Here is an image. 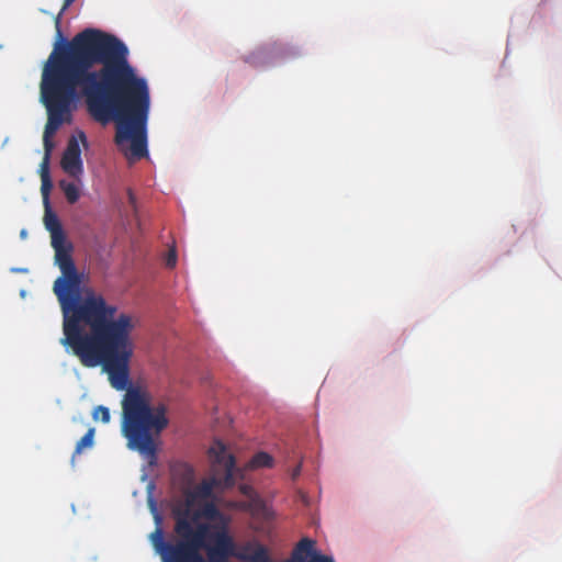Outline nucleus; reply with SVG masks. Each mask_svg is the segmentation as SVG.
<instances>
[{
  "mask_svg": "<svg viewBox=\"0 0 562 562\" xmlns=\"http://www.w3.org/2000/svg\"><path fill=\"white\" fill-rule=\"evenodd\" d=\"M79 98L95 121L115 122V143L130 161L148 155L149 87L116 36L86 29L70 42L54 44L41 80V101L47 111L44 147L54 148L52 137L70 121L71 105Z\"/></svg>",
  "mask_w": 562,
  "mask_h": 562,
  "instance_id": "1",
  "label": "nucleus"
},
{
  "mask_svg": "<svg viewBox=\"0 0 562 562\" xmlns=\"http://www.w3.org/2000/svg\"><path fill=\"white\" fill-rule=\"evenodd\" d=\"M55 261L61 276L54 282L53 291L63 313L64 337L60 344L71 349L86 368L101 366L109 381L117 391H126L122 400V431L127 447L139 452L149 465L157 462L155 437L169 424L167 407L151 405L150 394L130 384V362L134 352L131 334L134 323L131 315H116L117 307L92 289L81 293L82 274L71 257V245L66 238L52 241Z\"/></svg>",
  "mask_w": 562,
  "mask_h": 562,
  "instance_id": "2",
  "label": "nucleus"
},
{
  "mask_svg": "<svg viewBox=\"0 0 562 562\" xmlns=\"http://www.w3.org/2000/svg\"><path fill=\"white\" fill-rule=\"evenodd\" d=\"M156 529L150 533L149 540L161 562H207L201 550L206 551L207 559L225 555L231 548L228 529L225 525H210L201 522L193 528L187 514L179 515L175 531L179 539L175 542L165 540L160 527L161 518L155 514Z\"/></svg>",
  "mask_w": 562,
  "mask_h": 562,
  "instance_id": "3",
  "label": "nucleus"
},
{
  "mask_svg": "<svg viewBox=\"0 0 562 562\" xmlns=\"http://www.w3.org/2000/svg\"><path fill=\"white\" fill-rule=\"evenodd\" d=\"M228 538L231 541V548L228 549L227 554L215 557L211 559L210 562H227V559L231 557H235L243 562H273L268 549L263 544L257 541H248L236 546L229 533Z\"/></svg>",
  "mask_w": 562,
  "mask_h": 562,
  "instance_id": "4",
  "label": "nucleus"
},
{
  "mask_svg": "<svg viewBox=\"0 0 562 562\" xmlns=\"http://www.w3.org/2000/svg\"><path fill=\"white\" fill-rule=\"evenodd\" d=\"M285 562H335L329 555L316 549V542L310 538L301 539L294 547L291 558Z\"/></svg>",
  "mask_w": 562,
  "mask_h": 562,
  "instance_id": "5",
  "label": "nucleus"
},
{
  "mask_svg": "<svg viewBox=\"0 0 562 562\" xmlns=\"http://www.w3.org/2000/svg\"><path fill=\"white\" fill-rule=\"evenodd\" d=\"M60 165L64 171L70 177L79 178L82 175L83 166L81 160V149L75 137H71L68 140Z\"/></svg>",
  "mask_w": 562,
  "mask_h": 562,
  "instance_id": "6",
  "label": "nucleus"
},
{
  "mask_svg": "<svg viewBox=\"0 0 562 562\" xmlns=\"http://www.w3.org/2000/svg\"><path fill=\"white\" fill-rule=\"evenodd\" d=\"M210 452L214 454L215 462L220 465H223L225 469L224 485H234L235 458L226 452L225 446L220 441L216 442L215 447L210 449Z\"/></svg>",
  "mask_w": 562,
  "mask_h": 562,
  "instance_id": "7",
  "label": "nucleus"
},
{
  "mask_svg": "<svg viewBox=\"0 0 562 562\" xmlns=\"http://www.w3.org/2000/svg\"><path fill=\"white\" fill-rule=\"evenodd\" d=\"M44 224L46 229L50 233L52 241L58 243L66 238L58 216L50 209V204L45 206Z\"/></svg>",
  "mask_w": 562,
  "mask_h": 562,
  "instance_id": "8",
  "label": "nucleus"
},
{
  "mask_svg": "<svg viewBox=\"0 0 562 562\" xmlns=\"http://www.w3.org/2000/svg\"><path fill=\"white\" fill-rule=\"evenodd\" d=\"M295 52L292 49L284 47L282 45H274L271 48L259 49L257 53L252 54L248 57L247 61L255 64V58L258 57H279L281 59H286L289 57L295 56Z\"/></svg>",
  "mask_w": 562,
  "mask_h": 562,
  "instance_id": "9",
  "label": "nucleus"
},
{
  "mask_svg": "<svg viewBox=\"0 0 562 562\" xmlns=\"http://www.w3.org/2000/svg\"><path fill=\"white\" fill-rule=\"evenodd\" d=\"M216 484V480H204L199 485H196L192 491H188L187 493V503L193 504L196 498H209L212 495V491L214 485Z\"/></svg>",
  "mask_w": 562,
  "mask_h": 562,
  "instance_id": "10",
  "label": "nucleus"
},
{
  "mask_svg": "<svg viewBox=\"0 0 562 562\" xmlns=\"http://www.w3.org/2000/svg\"><path fill=\"white\" fill-rule=\"evenodd\" d=\"M94 443V428H89L85 436L77 442L72 459L85 449L92 448Z\"/></svg>",
  "mask_w": 562,
  "mask_h": 562,
  "instance_id": "11",
  "label": "nucleus"
},
{
  "mask_svg": "<svg viewBox=\"0 0 562 562\" xmlns=\"http://www.w3.org/2000/svg\"><path fill=\"white\" fill-rule=\"evenodd\" d=\"M273 464V459L272 457L267 453V452H258L256 453L250 462H249V465L250 468L252 469H258V468H270L272 467Z\"/></svg>",
  "mask_w": 562,
  "mask_h": 562,
  "instance_id": "12",
  "label": "nucleus"
},
{
  "mask_svg": "<svg viewBox=\"0 0 562 562\" xmlns=\"http://www.w3.org/2000/svg\"><path fill=\"white\" fill-rule=\"evenodd\" d=\"M60 188L69 203L74 204L79 200V190L75 183L60 181Z\"/></svg>",
  "mask_w": 562,
  "mask_h": 562,
  "instance_id": "13",
  "label": "nucleus"
},
{
  "mask_svg": "<svg viewBox=\"0 0 562 562\" xmlns=\"http://www.w3.org/2000/svg\"><path fill=\"white\" fill-rule=\"evenodd\" d=\"M202 515L207 519L222 520L223 521L222 525L226 526V522L224 521L223 514L218 510V508L216 507V505L214 503L205 504L202 509Z\"/></svg>",
  "mask_w": 562,
  "mask_h": 562,
  "instance_id": "14",
  "label": "nucleus"
},
{
  "mask_svg": "<svg viewBox=\"0 0 562 562\" xmlns=\"http://www.w3.org/2000/svg\"><path fill=\"white\" fill-rule=\"evenodd\" d=\"M76 0H64V4H63V8H61V11L59 12V14L56 16L55 19V26H56V43H60V44H65L67 43L68 41H66L64 37H63V33H61V30H60V15L63 14V12L68 8L70 7Z\"/></svg>",
  "mask_w": 562,
  "mask_h": 562,
  "instance_id": "15",
  "label": "nucleus"
},
{
  "mask_svg": "<svg viewBox=\"0 0 562 562\" xmlns=\"http://www.w3.org/2000/svg\"><path fill=\"white\" fill-rule=\"evenodd\" d=\"M41 193L43 196L44 206H48L49 203V194L53 189V181L50 177H41Z\"/></svg>",
  "mask_w": 562,
  "mask_h": 562,
  "instance_id": "16",
  "label": "nucleus"
},
{
  "mask_svg": "<svg viewBox=\"0 0 562 562\" xmlns=\"http://www.w3.org/2000/svg\"><path fill=\"white\" fill-rule=\"evenodd\" d=\"M52 151H53V148H49V146L44 147V157L40 165V176L41 177H50L49 161H50Z\"/></svg>",
  "mask_w": 562,
  "mask_h": 562,
  "instance_id": "17",
  "label": "nucleus"
},
{
  "mask_svg": "<svg viewBox=\"0 0 562 562\" xmlns=\"http://www.w3.org/2000/svg\"><path fill=\"white\" fill-rule=\"evenodd\" d=\"M93 418L100 419L104 424L109 423L111 418L109 408L102 405L97 406L93 411Z\"/></svg>",
  "mask_w": 562,
  "mask_h": 562,
  "instance_id": "18",
  "label": "nucleus"
},
{
  "mask_svg": "<svg viewBox=\"0 0 562 562\" xmlns=\"http://www.w3.org/2000/svg\"><path fill=\"white\" fill-rule=\"evenodd\" d=\"M177 263V252L176 249L172 248L168 251V255L166 257V266L168 268H173Z\"/></svg>",
  "mask_w": 562,
  "mask_h": 562,
  "instance_id": "19",
  "label": "nucleus"
},
{
  "mask_svg": "<svg viewBox=\"0 0 562 562\" xmlns=\"http://www.w3.org/2000/svg\"><path fill=\"white\" fill-rule=\"evenodd\" d=\"M128 203L136 211V196L131 189L127 190Z\"/></svg>",
  "mask_w": 562,
  "mask_h": 562,
  "instance_id": "20",
  "label": "nucleus"
},
{
  "mask_svg": "<svg viewBox=\"0 0 562 562\" xmlns=\"http://www.w3.org/2000/svg\"><path fill=\"white\" fill-rule=\"evenodd\" d=\"M300 472H301V465H297L294 470H293V473H292V477L295 479L296 476L300 475Z\"/></svg>",
  "mask_w": 562,
  "mask_h": 562,
  "instance_id": "21",
  "label": "nucleus"
},
{
  "mask_svg": "<svg viewBox=\"0 0 562 562\" xmlns=\"http://www.w3.org/2000/svg\"><path fill=\"white\" fill-rule=\"evenodd\" d=\"M80 137L83 142L86 140V135L83 133L80 134Z\"/></svg>",
  "mask_w": 562,
  "mask_h": 562,
  "instance_id": "22",
  "label": "nucleus"
}]
</instances>
